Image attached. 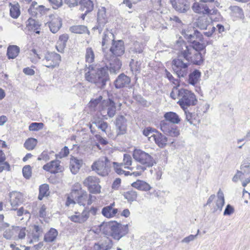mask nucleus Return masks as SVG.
<instances>
[{
	"mask_svg": "<svg viewBox=\"0 0 250 250\" xmlns=\"http://www.w3.org/2000/svg\"><path fill=\"white\" fill-rule=\"evenodd\" d=\"M81 161L76 159H72L70 160L69 168L73 174L77 173L81 167Z\"/></svg>",
	"mask_w": 250,
	"mask_h": 250,
	"instance_id": "obj_34",
	"label": "nucleus"
},
{
	"mask_svg": "<svg viewBox=\"0 0 250 250\" xmlns=\"http://www.w3.org/2000/svg\"><path fill=\"white\" fill-rule=\"evenodd\" d=\"M104 101H107L106 107L101 111V114L106 119H107V118L105 117L106 116H108L110 118L113 117L115 115L116 111V107L115 103L111 99H108V100H104Z\"/></svg>",
	"mask_w": 250,
	"mask_h": 250,
	"instance_id": "obj_18",
	"label": "nucleus"
},
{
	"mask_svg": "<svg viewBox=\"0 0 250 250\" xmlns=\"http://www.w3.org/2000/svg\"><path fill=\"white\" fill-rule=\"evenodd\" d=\"M203 39L202 34L198 30L196 31V34H193L192 37H189L186 38L188 42L193 44L197 41H202Z\"/></svg>",
	"mask_w": 250,
	"mask_h": 250,
	"instance_id": "obj_44",
	"label": "nucleus"
},
{
	"mask_svg": "<svg viewBox=\"0 0 250 250\" xmlns=\"http://www.w3.org/2000/svg\"><path fill=\"white\" fill-rule=\"evenodd\" d=\"M168 192L164 191H159L157 192V198L161 203L164 204L166 203L165 197L168 195Z\"/></svg>",
	"mask_w": 250,
	"mask_h": 250,
	"instance_id": "obj_57",
	"label": "nucleus"
},
{
	"mask_svg": "<svg viewBox=\"0 0 250 250\" xmlns=\"http://www.w3.org/2000/svg\"><path fill=\"white\" fill-rule=\"evenodd\" d=\"M197 237V235L190 234L189 236L185 237L182 240V243L188 244L191 241L194 240Z\"/></svg>",
	"mask_w": 250,
	"mask_h": 250,
	"instance_id": "obj_62",
	"label": "nucleus"
},
{
	"mask_svg": "<svg viewBox=\"0 0 250 250\" xmlns=\"http://www.w3.org/2000/svg\"><path fill=\"white\" fill-rule=\"evenodd\" d=\"M114 205L115 203H113L110 205L104 207L102 210V214L109 218L115 216L117 213L118 210L113 208Z\"/></svg>",
	"mask_w": 250,
	"mask_h": 250,
	"instance_id": "obj_24",
	"label": "nucleus"
},
{
	"mask_svg": "<svg viewBox=\"0 0 250 250\" xmlns=\"http://www.w3.org/2000/svg\"><path fill=\"white\" fill-rule=\"evenodd\" d=\"M130 83V78L124 73L119 75L114 81L115 87L121 88L127 86Z\"/></svg>",
	"mask_w": 250,
	"mask_h": 250,
	"instance_id": "obj_22",
	"label": "nucleus"
},
{
	"mask_svg": "<svg viewBox=\"0 0 250 250\" xmlns=\"http://www.w3.org/2000/svg\"><path fill=\"white\" fill-rule=\"evenodd\" d=\"M180 49L178 53L177 58L173 59L172 61V68L179 78L185 77L188 74L190 62L188 61L187 62H184L182 60L184 57L180 56Z\"/></svg>",
	"mask_w": 250,
	"mask_h": 250,
	"instance_id": "obj_7",
	"label": "nucleus"
},
{
	"mask_svg": "<svg viewBox=\"0 0 250 250\" xmlns=\"http://www.w3.org/2000/svg\"><path fill=\"white\" fill-rule=\"evenodd\" d=\"M201 41L194 42L191 45H187L183 41H177L175 47L180 49V56L191 63L201 65L204 62L207 44L201 43Z\"/></svg>",
	"mask_w": 250,
	"mask_h": 250,
	"instance_id": "obj_1",
	"label": "nucleus"
},
{
	"mask_svg": "<svg viewBox=\"0 0 250 250\" xmlns=\"http://www.w3.org/2000/svg\"><path fill=\"white\" fill-rule=\"evenodd\" d=\"M9 196L12 209L15 210L23 202V195L20 192L14 191L10 193Z\"/></svg>",
	"mask_w": 250,
	"mask_h": 250,
	"instance_id": "obj_16",
	"label": "nucleus"
},
{
	"mask_svg": "<svg viewBox=\"0 0 250 250\" xmlns=\"http://www.w3.org/2000/svg\"><path fill=\"white\" fill-rule=\"evenodd\" d=\"M68 39V37L67 35H62L59 37V41L58 42L57 44L60 45V46H65Z\"/></svg>",
	"mask_w": 250,
	"mask_h": 250,
	"instance_id": "obj_59",
	"label": "nucleus"
},
{
	"mask_svg": "<svg viewBox=\"0 0 250 250\" xmlns=\"http://www.w3.org/2000/svg\"><path fill=\"white\" fill-rule=\"evenodd\" d=\"M197 30L192 26H189L186 29H184L182 31V34L186 39L187 38L192 37L193 34H196Z\"/></svg>",
	"mask_w": 250,
	"mask_h": 250,
	"instance_id": "obj_48",
	"label": "nucleus"
},
{
	"mask_svg": "<svg viewBox=\"0 0 250 250\" xmlns=\"http://www.w3.org/2000/svg\"><path fill=\"white\" fill-rule=\"evenodd\" d=\"M49 194V186L47 184L42 185L39 188L38 199L42 200L44 197L47 196Z\"/></svg>",
	"mask_w": 250,
	"mask_h": 250,
	"instance_id": "obj_39",
	"label": "nucleus"
},
{
	"mask_svg": "<svg viewBox=\"0 0 250 250\" xmlns=\"http://www.w3.org/2000/svg\"><path fill=\"white\" fill-rule=\"evenodd\" d=\"M52 8L57 9L62 5V0H48Z\"/></svg>",
	"mask_w": 250,
	"mask_h": 250,
	"instance_id": "obj_58",
	"label": "nucleus"
},
{
	"mask_svg": "<svg viewBox=\"0 0 250 250\" xmlns=\"http://www.w3.org/2000/svg\"><path fill=\"white\" fill-rule=\"evenodd\" d=\"M167 141V137L157 131V145L160 147H163L166 146Z\"/></svg>",
	"mask_w": 250,
	"mask_h": 250,
	"instance_id": "obj_47",
	"label": "nucleus"
},
{
	"mask_svg": "<svg viewBox=\"0 0 250 250\" xmlns=\"http://www.w3.org/2000/svg\"><path fill=\"white\" fill-rule=\"evenodd\" d=\"M217 199L215 201L216 207L214 208V211L217 210L221 211L225 204V198L223 191L220 189L217 194Z\"/></svg>",
	"mask_w": 250,
	"mask_h": 250,
	"instance_id": "obj_29",
	"label": "nucleus"
},
{
	"mask_svg": "<svg viewBox=\"0 0 250 250\" xmlns=\"http://www.w3.org/2000/svg\"><path fill=\"white\" fill-rule=\"evenodd\" d=\"M103 160H98L94 162L91 166L93 171H95L98 174L102 176H105L108 174L110 162L105 157Z\"/></svg>",
	"mask_w": 250,
	"mask_h": 250,
	"instance_id": "obj_8",
	"label": "nucleus"
},
{
	"mask_svg": "<svg viewBox=\"0 0 250 250\" xmlns=\"http://www.w3.org/2000/svg\"><path fill=\"white\" fill-rule=\"evenodd\" d=\"M241 172L244 175H250V156L245 159L240 167Z\"/></svg>",
	"mask_w": 250,
	"mask_h": 250,
	"instance_id": "obj_36",
	"label": "nucleus"
},
{
	"mask_svg": "<svg viewBox=\"0 0 250 250\" xmlns=\"http://www.w3.org/2000/svg\"><path fill=\"white\" fill-rule=\"evenodd\" d=\"M93 199H95L94 196L88 194L85 191L82 190L81 191L76 200L79 205L84 206L86 205H90L92 203Z\"/></svg>",
	"mask_w": 250,
	"mask_h": 250,
	"instance_id": "obj_20",
	"label": "nucleus"
},
{
	"mask_svg": "<svg viewBox=\"0 0 250 250\" xmlns=\"http://www.w3.org/2000/svg\"><path fill=\"white\" fill-rule=\"evenodd\" d=\"M178 99L177 103L183 110L188 109L190 105H195L197 102L195 94L191 91L184 88L180 89Z\"/></svg>",
	"mask_w": 250,
	"mask_h": 250,
	"instance_id": "obj_6",
	"label": "nucleus"
},
{
	"mask_svg": "<svg viewBox=\"0 0 250 250\" xmlns=\"http://www.w3.org/2000/svg\"><path fill=\"white\" fill-rule=\"evenodd\" d=\"M31 167L29 165L25 166L22 168L23 176L26 179H29L31 176Z\"/></svg>",
	"mask_w": 250,
	"mask_h": 250,
	"instance_id": "obj_54",
	"label": "nucleus"
},
{
	"mask_svg": "<svg viewBox=\"0 0 250 250\" xmlns=\"http://www.w3.org/2000/svg\"><path fill=\"white\" fill-rule=\"evenodd\" d=\"M99 179L95 176H89L83 182V184L86 187L89 191L93 194L99 193L101 187L99 185Z\"/></svg>",
	"mask_w": 250,
	"mask_h": 250,
	"instance_id": "obj_9",
	"label": "nucleus"
},
{
	"mask_svg": "<svg viewBox=\"0 0 250 250\" xmlns=\"http://www.w3.org/2000/svg\"><path fill=\"white\" fill-rule=\"evenodd\" d=\"M20 48L16 45L9 46L7 48V55L9 59H14L19 54Z\"/></svg>",
	"mask_w": 250,
	"mask_h": 250,
	"instance_id": "obj_37",
	"label": "nucleus"
},
{
	"mask_svg": "<svg viewBox=\"0 0 250 250\" xmlns=\"http://www.w3.org/2000/svg\"><path fill=\"white\" fill-rule=\"evenodd\" d=\"M123 196L128 202H132L136 200L137 193L135 191L131 190L124 192Z\"/></svg>",
	"mask_w": 250,
	"mask_h": 250,
	"instance_id": "obj_41",
	"label": "nucleus"
},
{
	"mask_svg": "<svg viewBox=\"0 0 250 250\" xmlns=\"http://www.w3.org/2000/svg\"><path fill=\"white\" fill-rule=\"evenodd\" d=\"M208 31H205L203 32L204 34L207 37H210L212 34L215 32L216 30V28L214 26H212V25H210L208 27Z\"/></svg>",
	"mask_w": 250,
	"mask_h": 250,
	"instance_id": "obj_64",
	"label": "nucleus"
},
{
	"mask_svg": "<svg viewBox=\"0 0 250 250\" xmlns=\"http://www.w3.org/2000/svg\"><path fill=\"white\" fill-rule=\"evenodd\" d=\"M61 162L59 160H53L43 166V169L51 173L56 174L63 170V167L60 165Z\"/></svg>",
	"mask_w": 250,
	"mask_h": 250,
	"instance_id": "obj_19",
	"label": "nucleus"
},
{
	"mask_svg": "<svg viewBox=\"0 0 250 250\" xmlns=\"http://www.w3.org/2000/svg\"><path fill=\"white\" fill-rule=\"evenodd\" d=\"M172 7L178 12L185 13L190 8L188 0H170Z\"/></svg>",
	"mask_w": 250,
	"mask_h": 250,
	"instance_id": "obj_14",
	"label": "nucleus"
},
{
	"mask_svg": "<svg viewBox=\"0 0 250 250\" xmlns=\"http://www.w3.org/2000/svg\"><path fill=\"white\" fill-rule=\"evenodd\" d=\"M230 9L232 11V15L234 17L240 19L244 17L243 10L239 7L237 6H232L230 7Z\"/></svg>",
	"mask_w": 250,
	"mask_h": 250,
	"instance_id": "obj_46",
	"label": "nucleus"
},
{
	"mask_svg": "<svg viewBox=\"0 0 250 250\" xmlns=\"http://www.w3.org/2000/svg\"><path fill=\"white\" fill-rule=\"evenodd\" d=\"M185 111V114L186 117V120L190 124H192L193 123V120L195 119L196 117V114L194 113H191L189 112L188 109H185L184 110Z\"/></svg>",
	"mask_w": 250,
	"mask_h": 250,
	"instance_id": "obj_52",
	"label": "nucleus"
},
{
	"mask_svg": "<svg viewBox=\"0 0 250 250\" xmlns=\"http://www.w3.org/2000/svg\"><path fill=\"white\" fill-rule=\"evenodd\" d=\"M112 164L115 172L119 175H122L124 172L122 167L124 166L125 168L129 169V166L131 165V156L128 154H125L122 163L113 162Z\"/></svg>",
	"mask_w": 250,
	"mask_h": 250,
	"instance_id": "obj_12",
	"label": "nucleus"
},
{
	"mask_svg": "<svg viewBox=\"0 0 250 250\" xmlns=\"http://www.w3.org/2000/svg\"><path fill=\"white\" fill-rule=\"evenodd\" d=\"M154 131V129L151 127H147L144 129L143 133L144 135L148 137L149 141H151V138L152 137V139L156 143V136L153 133Z\"/></svg>",
	"mask_w": 250,
	"mask_h": 250,
	"instance_id": "obj_40",
	"label": "nucleus"
},
{
	"mask_svg": "<svg viewBox=\"0 0 250 250\" xmlns=\"http://www.w3.org/2000/svg\"><path fill=\"white\" fill-rule=\"evenodd\" d=\"M70 31L76 34H83L84 33H89L86 26L82 25H74L70 27Z\"/></svg>",
	"mask_w": 250,
	"mask_h": 250,
	"instance_id": "obj_38",
	"label": "nucleus"
},
{
	"mask_svg": "<svg viewBox=\"0 0 250 250\" xmlns=\"http://www.w3.org/2000/svg\"><path fill=\"white\" fill-rule=\"evenodd\" d=\"M131 186L133 188L140 190L147 191L149 190L151 188L149 184L141 180H137L136 182L133 183L131 184Z\"/></svg>",
	"mask_w": 250,
	"mask_h": 250,
	"instance_id": "obj_35",
	"label": "nucleus"
},
{
	"mask_svg": "<svg viewBox=\"0 0 250 250\" xmlns=\"http://www.w3.org/2000/svg\"><path fill=\"white\" fill-rule=\"evenodd\" d=\"M234 211V208L229 204H228L224 210V215H230Z\"/></svg>",
	"mask_w": 250,
	"mask_h": 250,
	"instance_id": "obj_61",
	"label": "nucleus"
},
{
	"mask_svg": "<svg viewBox=\"0 0 250 250\" xmlns=\"http://www.w3.org/2000/svg\"><path fill=\"white\" fill-rule=\"evenodd\" d=\"M133 156L136 161L146 165V167H151L153 164V159L151 156L141 150H135L133 153Z\"/></svg>",
	"mask_w": 250,
	"mask_h": 250,
	"instance_id": "obj_10",
	"label": "nucleus"
},
{
	"mask_svg": "<svg viewBox=\"0 0 250 250\" xmlns=\"http://www.w3.org/2000/svg\"><path fill=\"white\" fill-rule=\"evenodd\" d=\"M58 232L55 229L51 228L44 236V241L47 243L54 242L58 236Z\"/></svg>",
	"mask_w": 250,
	"mask_h": 250,
	"instance_id": "obj_31",
	"label": "nucleus"
},
{
	"mask_svg": "<svg viewBox=\"0 0 250 250\" xmlns=\"http://www.w3.org/2000/svg\"><path fill=\"white\" fill-rule=\"evenodd\" d=\"M103 97L102 96H99L97 98L91 99L89 103V106L91 107H95L98 104H99L102 101Z\"/></svg>",
	"mask_w": 250,
	"mask_h": 250,
	"instance_id": "obj_60",
	"label": "nucleus"
},
{
	"mask_svg": "<svg viewBox=\"0 0 250 250\" xmlns=\"http://www.w3.org/2000/svg\"><path fill=\"white\" fill-rule=\"evenodd\" d=\"M89 217V211L84 209L82 213L76 212L75 214L69 217L70 220L75 223H83L85 222Z\"/></svg>",
	"mask_w": 250,
	"mask_h": 250,
	"instance_id": "obj_21",
	"label": "nucleus"
},
{
	"mask_svg": "<svg viewBox=\"0 0 250 250\" xmlns=\"http://www.w3.org/2000/svg\"><path fill=\"white\" fill-rule=\"evenodd\" d=\"M110 51L114 56L116 57L123 55L125 51L124 42L122 40L115 41L113 40Z\"/></svg>",
	"mask_w": 250,
	"mask_h": 250,
	"instance_id": "obj_15",
	"label": "nucleus"
},
{
	"mask_svg": "<svg viewBox=\"0 0 250 250\" xmlns=\"http://www.w3.org/2000/svg\"><path fill=\"white\" fill-rule=\"evenodd\" d=\"M80 9L82 11H86V12H90L93 9L94 5L90 0H81L80 1Z\"/></svg>",
	"mask_w": 250,
	"mask_h": 250,
	"instance_id": "obj_33",
	"label": "nucleus"
},
{
	"mask_svg": "<svg viewBox=\"0 0 250 250\" xmlns=\"http://www.w3.org/2000/svg\"><path fill=\"white\" fill-rule=\"evenodd\" d=\"M121 66L122 62L120 59L116 58L110 62L108 66H105V67H107L108 70H109L111 73H115L121 69Z\"/></svg>",
	"mask_w": 250,
	"mask_h": 250,
	"instance_id": "obj_30",
	"label": "nucleus"
},
{
	"mask_svg": "<svg viewBox=\"0 0 250 250\" xmlns=\"http://www.w3.org/2000/svg\"><path fill=\"white\" fill-rule=\"evenodd\" d=\"M69 153V150L67 146H65L62 148L60 152L56 154V157L59 158H62L68 156Z\"/></svg>",
	"mask_w": 250,
	"mask_h": 250,
	"instance_id": "obj_56",
	"label": "nucleus"
},
{
	"mask_svg": "<svg viewBox=\"0 0 250 250\" xmlns=\"http://www.w3.org/2000/svg\"><path fill=\"white\" fill-rule=\"evenodd\" d=\"M85 58L86 62L90 63L94 62L95 59V54L91 47H88L86 48Z\"/></svg>",
	"mask_w": 250,
	"mask_h": 250,
	"instance_id": "obj_42",
	"label": "nucleus"
},
{
	"mask_svg": "<svg viewBox=\"0 0 250 250\" xmlns=\"http://www.w3.org/2000/svg\"><path fill=\"white\" fill-rule=\"evenodd\" d=\"M43 124L42 123H32L29 126V130L30 131H37L43 127Z\"/></svg>",
	"mask_w": 250,
	"mask_h": 250,
	"instance_id": "obj_55",
	"label": "nucleus"
},
{
	"mask_svg": "<svg viewBox=\"0 0 250 250\" xmlns=\"http://www.w3.org/2000/svg\"><path fill=\"white\" fill-rule=\"evenodd\" d=\"M210 25L208 24L207 19H199L197 22V27L202 30H207L208 27Z\"/></svg>",
	"mask_w": 250,
	"mask_h": 250,
	"instance_id": "obj_49",
	"label": "nucleus"
},
{
	"mask_svg": "<svg viewBox=\"0 0 250 250\" xmlns=\"http://www.w3.org/2000/svg\"><path fill=\"white\" fill-rule=\"evenodd\" d=\"M201 76V72L195 69L192 72L190 73L188 75V82L192 85H195L199 83Z\"/></svg>",
	"mask_w": 250,
	"mask_h": 250,
	"instance_id": "obj_28",
	"label": "nucleus"
},
{
	"mask_svg": "<svg viewBox=\"0 0 250 250\" xmlns=\"http://www.w3.org/2000/svg\"><path fill=\"white\" fill-rule=\"evenodd\" d=\"M85 78L87 81L95 83L98 87L103 88L109 80L108 67H103L95 70L90 65L88 67V71L85 74Z\"/></svg>",
	"mask_w": 250,
	"mask_h": 250,
	"instance_id": "obj_2",
	"label": "nucleus"
},
{
	"mask_svg": "<svg viewBox=\"0 0 250 250\" xmlns=\"http://www.w3.org/2000/svg\"><path fill=\"white\" fill-rule=\"evenodd\" d=\"M95 124L98 128L101 129L103 132L106 133V130L108 127V124L106 122L103 121H99L95 123Z\"/></svg>",
	"mask_w": 250,
	"mask_h": 250,
	"instance_id": "obj_53",
	"label": "nucleus"
},
{
	"mask_svg": "<svg viewBox=\"0 0 250 250\" xmlns=\"http://www.w3.org/2000/svg\"><path fill=\"white\" fill-rule=\"evenodd\" d=\"M50 31L53 33H57L62 26V21L59 17L54 18L48 23Z\"/></svg>",
	"mask_w": 250,
	"mask_h": 250,
	"instance_id": "obj_27",
	"label": "nucleus"
},
{
	"mask_svg": "<svg viewBox=\"0 0 250 250\" xmlns=\"http://www.w3.org/2000/svg\"><path fill=\"white\" fill-rule=\"evenodd\" d=\"M111 37H113V35L108 30H106L104 32L102 42L103 46H104L108 42V41L110 40Z\"/></svg>",
	"mask_w": 250,
	"mask_h": 250,
	"instance_id": "obj_51",
	"label": "nucleus"
},
{
	"mask_svg": "<svg viewBox=\"0 0 250 250\" xmlns=\"http://www.w3.org/2000/svg\"><path fill=\"white\" fill-rule=\"evenodd\" d=\"M26 25L29 28V30H36L38 29L39 24L38 22L35 20L29 18L26 22Z\"/></svg>",
	"mask_w": 250,
	"mask_h": 250,
	"instance_id": "obj_50",
	"label": "nucleus"
},
{
	"mask_svg": "<svg viewBox=\"0 0 250 250\" xmlns=\"http://www.w3.org/2000/svg\"><path fill=\"white\" fill-rule=\"evenodd\" d=\"M3 236L6 239H10L12 238H14L13 229L11 230L9 229L5 230L3 233Z\"/></svg>",
	"mask_w": 250,
	"mask_h": 250,
	"instance_id": "obj_63",
	"label": "nucleus"
},
{
	"mask_svg": "<svg viewBox=\"0 0 250 250\" xmlns=\"http://www.w3.org/2000/svg\"><path fill=\"white\" fill-rule=\"evenodd\" d=\"M143 48L144 46L142 43L135 42L129 48L128 50L129 57L131 58L129 66L131 71L135 75L140 73L142 68V63L140 61L135 62L134 59L138 56V54L142 53Z\"/></svg>",
	"mask_w": 250,
	"mask_h": 250,
	"instance_id": "obj_4",
	"label": "nucleus"
},
{
	"mask_svg": "<svg viewBox=\"0 0 250 250\" xmlns=\"http://www.w3.org/2000/svg\"><path fill=\"white\" fill-rule=\"evenodd\" d=\"M115 125L117 129V135H124L127 131V120L123 115L116 117Z\"/></svg>",
	"mask_w": 250,
	"mask_h": 250,
	"instance_id": "obj_17",
	"label": "nucleus"
},
{
	"mask_svg": "<svg viewBox=\"0 0 250 250\" xmlns=\"http://www.w3.org/2000/svg\"><path fill=\"white\" fill-rule=\"evenodd\" d=\"M192 9L194 12L198 14L209 15L211 12L207 5L197 2L193 4Z\"/></svg>",
	"mask_w": 250,
	"mask_h": 250,
	"instance_id": "obj_23",
	"label": "nucleus"
},
{
	"mask_svg": "<svg viewBox=\"0 0 250 250\" xmlns=\"http://www.w3.org/2000/svg\"><path fill=\"white\" fill-rule=\"evenodd\" d=\"M160 129L165 134L172 137H177L180 134V130L177 125L165 121L161 122Z\"/></svg>",
	"mask_w": 250,
	"mask_h": 250,
	"instance_id": "obj_11",
	"label": "nucleus"
},
{
	"mask_svg": "<svg viewBox=\"0 0 250 250\" xmlns=\"http://www.w3.org/2000/svg\"><path fill=\"white\" fill-rule=\"evenodd\" d=\"M13 232L14 233V238L16 240H22L25 238L27 230L25 227L16 226L13 227Z\"/></svg>",
	"mask_w": 250,
	"mask_h": 250,
	"instance_id": "obj_25",
	"label": "nucleus"
},
{
	"mask_svg": "<svg viewBox=\"0 0 250 250\" xmlns=\"http://www.w3.org/2000/svg\"><path fill=\"white\" fill-rule=\"evenodd\" d=\"M103 231L106 235L119 240L128 233V225H122L116 222H110L104 226Z\"/></svg>",
	"mask_w": 250,
	"mask_h": 250,
	"instance_id": "obj_3",
	"label": "nucleus"
},
{
	"mask_svg": "<svg viewBox=\"0 0 250 250\" xmlns=\"http://www.w3.org/2000/svg\"><path fill=\"white\" fill-rule=\"evenodd\" d=\"M107 21L105 8L102 7L99 9L97 14V25L93 28V30L98 29L100 34Z\"/></svg>",
	"mask_w": 250,
	"mask_h": 250,
	"instance_id": "obj_13",
	"label": "nucleus"
},
{
	"mask_svg": "<svg viewBox=\"0 0 250 250\" xmlns=\"http://www.w3.org/2000/svg\"><path fill=\"white\" fill-rule=\"evenodd\" d=\"M34 54L41 60L42 64L50 68H54L59 65L61 61L60 54L55 52H47L43 54H38L35 49L32 50Z\"/></svg>",
	"mask_w": 250,
	"mask_h": 250,
	"instance_id": "obj_5",
	"label": "nucleus"
},
{
	"mask_svg": "<svg viewBox=\"0 0 250 250\" xmlns=\"http://www.w3.org/2000/svg\"><path fill=\"white\" fill-rule=\"evenodd\" d=\"M166 121L169 122L171 124H178L180 122L179 116L175 112H168L164 115Z\"/></svg>",
	"mask_w": 250,
	"mask_h": 250,
	"instance_id": "obj_32",
	"label": "nucleus"
},
{
	"mask_svg": "<svg viewBox=\"0 0 250 250\" xmlns=\"http://www.w3.org/2000/svg\"><path fill=\"white\" fill-rule=\"evenodd\" d=\"M10 16L14 19L18 18L20 15V6L18 3L11 5L10 9Z\"/></svg>",
	"mask_w": 250,
	"mask_h": 250,
	"instance_id": "obj_43",
	"label": "nucleus"
},
{
	"mask_svg": "<svg viewBox=\"0 0 250 250\" xmlns=\"http://www.w3.org/2000/svg\"><path fill=\"white\" fill-rule=\"evenodd\" d=\"M43 233V229L42 227L38 225H34L31 233V239L29 241L30 243L33 242L38 241L40 236L42 235Z\"/></svg>",
	"mask_w": 250,
	"mask_h": 250,
	"instance_id": "obj_26",
	"label": "nucleus"
},
{
	"mask_svg": "<svg viewBox=\"0 0 250 250\" xmlns=\"http://www.w3.org/2000/svg\"><path fill=\"white\" fill-rule=\"evenodd\" d=\"M37 143V141L36 139L30 138L25 142L24 146L27 149L30 150L35 148Z\"/></svg>",
	"mask_w": 250,
	"mask_h": 250,
	"instance_id": "obj_45",
	"label": "nucleus"
}]
</instances>
